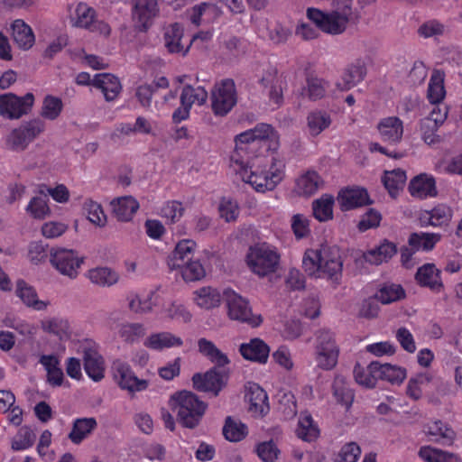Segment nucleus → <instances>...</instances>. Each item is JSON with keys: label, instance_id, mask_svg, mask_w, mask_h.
<instances>
[{"label": "nucleus", "instance_id": "nucleus-59", "mask_svg": "<svg viewBox=\"0 0 462 462\" xmlns=\"http://www.w3.org/2000/svg\"><path fill=\"white\" fill-rule=\"evenodd\" d=\"M278 410L286 420L291 419L297 414L295 396L291 392L279 393Z\"/></svg>", "mask_w": 462, "mask_h": 462}, {"label": "nucleus", "instance_id": "nucleus-37", "mask_svg": "<svg viewBox=\"0 0 462 462\" xmlns=\"http://www.w3.org/2000/svg\"><path fill=\"white\" fill-rule=\"evenodd\" d=\"M193 294L195 303L205 310L218 307L222 299L219 291L210 286L199 288Z\"/></svg>", "mask_w": 462, "mask_h": 462}, {"label": "nucleus", "instance_id": "nucleus-17", "mask_svg": "<svg viewBox=\"0 0 462 462\" xmlns=\"http://www.w3.org/2000/svg\"><path fill=\"white\" fill-rule=\"evenodd\" d=\"M260 83L268 88L269 101L275 107L283 102V80L274 68H270L260 80Z\"/></svg>", "mask_w": 462, "mask_h": 462}, {"label": "nucleus", "instance_id": "nucleus-19", "mask_svg": "<svg viewBox=\"0 0 462 462\" xmlns=\"http://www.w3.org/2000/svg\"><path fill=\"white\" fill-rule=\"evenodd\" d=\"M192 382L197 390L212 392L217 396L224 385V375L216 369H211L204 374H195Z\"/></svg>", "mask_w": 462, "mask_h": 462}, {"label": "nucleus", "instance_id": "nucleus-46", "mask_svg": "<svg viewBox=\"0 0 462 462\" xmlns=\"http://www.w3.org/2000/svg\"><path fill=\"white\" fill-rule=\"evenodd\" d=\"M406 173L401 169L386 171L383 178L385 189L392 197H396L406 182Z\"/></svg>", "mask_w": 462, "mask_h": 462}, {"label": "nucleus", "instance_id": "nucleus-27", "mask_svg": "<svg viewBox=\"0 0 462 462\" xmlns=\"http://www.w3.org/2000/svg\"><path fill=\"white\" fill-rule=\"evenodd\" d=\"M409 191L412 197L419 199L435 197L437 195L435 179L431 175L420 173L411 180Z\"/></svg>", "mask_w": 462, "mask_h": 462}, {"label": "nucleus", "instance_id": "nucleus-13", "mask_svg": "<svg viewBox=\"0 0 462 462\" xmlns=\"http://www.w3.org/2000/svg\"><path fill=\"white\" fill-rule=\"evenodd\" d=\"M34 97L32 93L19 97L13 93L0 96V115L9 119L20 118L27 114L33 105Z\"/></svg>", "mask_w": 462, "mask_h": 462}, {"label": "nucleus", "instance_id": "nucleus-10", "mask_svg": "<svg viewBox=\"0 0 462 462\" xmlns=\"http://www.w3.org/2000/svg\"><path fill=\"white\" fill-rule=\"evenodd\" d=\"M223 297L227 308V315L231 319L247 323L252 327L261 324V317L253 315L246 299L232 290L224 291Z\"/></svg>", "mask_w": 462, "mask_h": 462}, {"label": "nucleus", "instance_id": "nucleus-41", "mask_svg": "<svg viewBox=\"0 0 462 462\" xmlns=\"http://www.w3.org/2000/svg\"><path fill=\"white\" fill-rule=\"evenodd\" d=\"M88 278L92 283L102 287L113 286L119 281L118 273L108 267H97L89 270Z\"/></svg>", "mask_w": 462, "mask_h": 462}, {"label": "nucleus", "instance_id": "nucleus-29", "mask_svg": "<svg viewBox=\"0 0 462 462\" xmlns=\"http://www.w3.org/2000/svg\"><path fill=\"white\" fill-rule=\"evenodd\" d=\"M92 85L100 89L106 101H114L121 92L122 86L119 79L109 73H101L95 76Z\"/></svg>", "mask_w": 462, "mask_h": 462}, {"label": "nucleus", "instance_id": "nucleus-32", "mask_svg": "<svg viewBox=\"0 0 462 462\" xmlns=\"http://www.w3.org/2000/svg\"><path fill=\"white\" fill-rule=\"evenodd\" d=\"M323 185L321 177L314 171H307L295 181V192L303 197H310Z\"/></svg>", "mask_w": 462, "mask_h": 462}, {"label": "nucleus", "instance_id": "nucleus-48", "mask_svg": "<svg viewBox=\"0 0 462 462\" xmlns=\"http://www.w3.org/2000/svg\"><path fill=\"white\" fill-rule=\"evenodd\" d=\"M198 346L199 352L217 365L224 366L229 363L227 356L222 353L213 342L206 338H200L198 341Z\"/></svg>", "mask_w": 462, "mask_h": 462}, {"label": "nucleus", "instance_id": "nucleus-64", "mask_svg": "<svg viewBox=\"0 0 462 462\" xmlns=\"http://www.w3.org/2000/svg\"><path fill=\"white\" fill-rule=\"evenodd\" d=\"M361 448L356 442L345 444L335 457L334 462H357Z\"/></svg>", "mask_w": 462, "mask_h": 462}, {"label": "nucleus", "instance_id": "nucleus-31", "mask_svg": "<svg viewBox=\"0 0 462 462\" xmlns=\"http://www.w3.org/2000/svg\"><path fill=\"white\" fill-rule=\"evenodd\" d=\"M415 279L420 286L428 287L434 291H439L443 287L440 271L433 263L420 266L417 270Z\"/></svg>", "mask_w": 462, "mask_h": 462}, {"label": "nucleus", "instance_id": "nucleus-40", "mask_svg": "<svg viewBox=\"0 0 462 462\" xmlns=\"http://www.w3.org/2000/svg\"><path fill=\"white\" fill-rule=\"evenodd\" d=\"M40 363L44 366L47 372V381L52 386H60L63 383L64 374L59 366L60 362L53 355H43L40 358Z\"/></svg>", "mask_w": 462, "mask_h": 462}, {"label": "nucleus", "instance_id": "nucleus-16", "mask_svg": "<svg viewBox=\"0 0 462 462\" xmlns=\"http://www.w3.org/2000/svg\"><path fill=\"white\" fill-rule=\"evenodd\" d=\"M367 73L366 63L364 60L357 59L348 64L341 76V81L337 83L340 90H349L362 82Z\"/></svg>", "mask_w": 462, "mask_h": 462}, {"label": "nucleus", "instance_id": "nucleus-51", "mask_svg": "<svg viewBox=\"0 0 462 462\" xmlns=\"http://www.w3.org/2000/svg\"><path fill=\"white\" fill-rule=\"evenodd\" d=\"M440 238L441 236L436 233H413L410 236L409 244L416 250L430 251Z\"/></svg>", "mask_w": 462, "mask_h": 462}, {"label": "nucleus", "instance_id": "nucleus-3", "mask_svg": "<svg viewBox=\"0 0 462 462\" xmlns=\"http://www.w3.org/2000/svg\"><path fill=\"white\" fill-rule=\"evenodd\" d=\"M271 139L277 142L278 136L272 125L258 124L254 129L245 131L236 137V147L231 155L233 163H243L245 157L262 155L258 153L261 142Z\"/></svg>", "mask_w": 462, "mask_h": 462}, {"label": "nucleus", "instance_id": "nucleus-11", "mask_svg": "<svg viewBox=\"0 0 462 462\" xmlns=\"http://www.w3.org/2000/svg\"><path fill=\"white\" fill-rule=\"evenodd\" d=\"M50 262L60 274L75 279L79 275L83 258L73 250L53 248L50 252Z\"/></svg>", "mask_w": 462, "mask_h": 462}, {"label": "nucleus", "instance_id": "nucleus-47", "mask_svg": "<svg viewBox=\"0 0 462 462\" xmlns=\"http://www.w3.org/2000/svg\"><path fill=\"white\" fill-rule=\"evenodd\" d=\"M432 380V375L429 373H419L409 379L406 387V394L413 401H418L422 397V387L429 384Z\"/></svg>", "mask_w": 462, "mask_h": 462}, {"label": "nucleus", "instance_id": "nucleus-58", "mask_svg": "<svg viewBox=\"0 0 462 462\" xmlns=\"http://www.w3.org/2000/svg\"><path fill=\"white\" fill-rule=\"evenodd\" d=\"M63 103L60 97L46 96L42 102L41 115L49 120H55L61 113Z\"/></svg>", "mask_w": 462, "mask_h": 462}, {"label": "nucleus", "instance_id": "nucleus-25", "mask_svg": "<svg viewBox=\"0 0 462 462\" xmlns=\"http://www.w3.org/2000/svg\"><path fill=\"white\" fill-rule=\"evenodd\" d=\"M84 369L87 374L95 382L101 381L105 376V361L95 349L87 348L83 355Z\"/></svg>", "mask_w": 462, "mask_h": 462}, {"label": "nucleus", "instance_id": "nucleus-42", "mask_svg": "<svg viewBox=\"0 0 462 462\" xmlns=\"http://www.w3.org/2000/svg\"><path fill=\"white\" fill-rule=\"evenodd\" d=\"M329 114L321 110L310 112L307 116V127L310 135L318 136L331 125Z\"/></svg>", "mask_w": 462, "mask_h": 462}, {"label": "nucleus", "instance_id": "nucleus-30", "mask_svg": "<svg viewBox=\"0 0 462 462\" xmlns=\"http://www.w3.org/2000/svg\"><path fill=\"white\" fill-rule=\"evenodd\" d=\"M239 351L245 359L265 364L270 348L262 339L253 338L248 343L242 344Z\"/></svg>", "mask_w": 462, "mask_h": 462}, {"label": "nucleus", "instance_id": "nucleus-8", "mask_svg": "<svg viewBox=\"0 0 462 462\" xmlns=\"http://www.w3.org/2000/svg\"><path fill=\"white\" fill-rule=\"evenodd\" d=\"M237 102V93L233 79H225L217 82L211 92V108L218 116L227 115Z\"/></svg>", "mask_w": 462, "mask_h": 462}, {"label": "nucleus", "instance_id": "nucleus-35", "mask_svg": "<svg viewBox=\"0 0 462 462\" xmlns=\"http://www.w3.org/2000/svg\"><path fill=\"white\" fill-rule=\"evenodd\" d=\"M246 397L249 402V411L254 416L262 417L269 411L267 393L259 385L251 386Z\"/></svg>", "mask_w": 462, "mask_h": 462}, {"label": "nucleus", "instance_id": "nucleus-34", "mask_svg": "<svg viewBox=\"0 0 462 462\" xmlns=\"http://www.w3.org/2000/svg\"><path fill=\"white\" fill-rule=\"evenodd\" d=\"M371 370L375 373L378 379L388 381L391 383L400 384L406 378L405 369L387 363L372 362Z\"/></svg>", "mask_w": 462, "mask_h": 462}, {"label": "nucleus", "instance_id": "nucleus-28", "mask_svg": "<svg viewBox=\"0 0 462 462\" xmlns=\"http://www.w3.org/2000/svg\"><path fill=\"white\" fill-rule=\"evenodd\" d=\"M15 294L25 306L34 310H45L50 305V301L39 300L35 289L23 280L17 281Z\"/></svg>", "mask_w": 462, "mask_h": 462}, {"label": "nucleus", "instance_id": "nucleus-9", "mask_svg": "<svg viewBox=\"0 0 462 462\" xmlns=\"http://www.w3.org/2000/svg\"><path fill=\"white\" fill-rule=\"evenodd\" d=\"M45 129V124L40 119H33L22 124L6 136V148L14 152L24 151L29 143L37 138Z\"/></svg>", "mask_w": 462, "mask_h": 462}, {"label": "nucleus", "instance_id": "nucleus-50", "mask_svg": "<svg viewBox=\"0 0 462 462\" xmlns=\"http://www.w3.org/2000/svg\"><path fill=\"white\" fill-rule=\"evenodd\" d=\"M427 433L434 437V440L445 445H450L455 438V432L440 420L428 424Z\"/></svg>", "mask_w": 462, "mask_h": 462}, {"label": "nucleus", "instance_id": "nucleus-26", "mask_svg": "<svg viewBox=\"0 0 462 462\" xmlns=\"http://www.w3.org/2000/svg\"><path fill=\"white\" fill-rule=\"evenodd\" d=\"M337 201L341 210L347 211L369 203L368 194L361 188L346 189L338 194Z\"/></svg>", "mask_w": 462, "mask_h": 462}, {"label": "nucleus", "instance_id": "nucleus-2", "mask_svg": "<svg viewBox=\"0 0 462 462\" xmlns=\"http://www.w3.org/2000/svg\"><path fill=\"white\" fill-rule=\"evenodd\" d=\"M302 267L310 276L327 277L337 283L342 276L343 262L337 247L322 245L305 252Z\"/></svg>", "mask_w": 462, "mask_h": 462}, {"label": "nucleus", "instance_id": "nucleus-43", "mask_svg": "<svg viewBox=\"0 0 462 462\" xmlns=\"http://www.w3.org/2000/svg\"><path fill=\"white\" fill-rule=\"evenodd\" d=\"M444 78L443 71L433 70L428 88V98L431 104H439L445 97Z\"/></svg>", "mask_w": 462, "mask_h": 462}, {"label": "nucleus", "instance_id": "nucleus-5", "mask_svg": "<svg viewBox=\"0 0 462 462\" xmlns=\"http://www.w3.org/2000/svg\"><path fill=\"white\" fill-rule=\"evenodd\" d=\"M169 405L177 413L178 421L189 429H194L199 425L207 408L196 394L188 391L173 394L170 398Z\"/></svg>", "mask_w": 462, "mask_h": 462}, {"label": "nucleus", "instance_id": "nucleus-12", "mask_svg": "<svg viewBox=\"0 0 462 462\" xmlns=\"http://www.w3.org/2000/svg\"><path fill=\"white\" fill-rule=\"evenodd\" d=\"M112 368L114 379L121 389L126 390L130 393H134L148 388L149 382L145 379L138 378L127 363L116 361Z\"/></svg>", "mask_w": 462, "mask_h": 462}, {"label": "nucleus", "instance_id": "nucleus-55", "mask_svg": "<svg viewBox=\"0 0 462 462\" xmlns=\"http://www.w3.org/2000/svg\"><path fill=\"white\" fill-rule=\"evenodd\" d=\"M41 328L43 331L57 336L60 339L68 337L69 323L60 318L46 319L41 322Z\"/></svg>", "mask_w": 462, "mask_h": 462}, {"label": "nucleus", "instance_id": "nucleus-56", "mask_svg": "<svg viewBox=\"0 0 462 462\" xmlns=\"http://www.w3.org/2000/svg\"><path fill=\"white\" fill-rule=\"evenodd\" d=\"M246 426L240 421L227 417L223 427V434L225 438L232 442L240 441L246 435Z\"/></svg>", "mask_w": 462, "mask_h": 462}, {"label": "nucleus", "instance_id": "nucleus-52", "mask_svg": "<svg viewBox=\"0 0 462 462\" xmlns=\"http://www.w3.org/2000/svg\"><path fill=\"white\" fill-rule=\"evenodd\" d=\"M419 455L426 462H461L455 454L430 447L421 448Z\"/></svg>", "mask_w": 462, "mask_h": 462}, {"label": "nucleus", "instance_id": "nucleus-4", "mask_svg": "<svg viewBox=\"0 0 462 462\" xmlns=\"http://www.w3.org/2000/svg\"><path fill=\"white\" fill-rule=\"evenodd\" d=\"M337 10L331 13L309 7L306 15L319 29H341L346 25H355L359 15L352 11V1L337 0Z\"/></svg>", "mask_w": 462, "mask_h": 462}, {"label": "nucleus", "instance_id": "nucleus-38", "mask_svg": "<svg viewBox=\"0 0 462 462\" xmlns=\"http://www.w3.org/2000/svg\"><path fill=\"white\" fill-rule=\"evenodd\" d=\"M332 394L338 404L349 409L354 401V393L342 375H337L332 383Z\"/></svg>", "mask_w": 462, "mask_h": 462}, {"label": "nucleus", "instance_id": "nucleus-33", "mask_svg": "<svg viewBox=\"0 0 462 462\" xmlns=\"http://www.w3.org/2000/svg\"><path fill=\"white\" fill-rule=\"evenodd\" d=\"M329 83L323 79L310 77L306 80V87L300 88L295 91V96L300 98H309L316 101L325 97Z\"/></svg>", "mask_w": 462, "mask_h": 462}, {"label": "nucleus", "instance_id": "nucleus-44", "mask_svg": "<svg viewBox=\"0 0 462 462\" xmlns=\"http://www.w3.org/2000/svg\"><path fill=\"white\" fill-rule=\"evenodd\" d=\"M334 198L324 194L312 202L313 216L320 222L328 221L333 217Z\"/></svg>", "mask_w": 462, "mask_h": 462}, {"label": "nucleus", "instance_id": "nucleus-14", "mask_svg": "<svg viewBox=\"0 0 462 462\" xmlns=\"http://www.w3.org/2000/svg\"><path fill=\"white\" fill-rule=\"evenodd\" d=\"M433 107L429 116L424 118L421 123L420 130L422 139L427 144H433L439 142V136L435 134L438 128L445 122L448 116L447 107L440 106L439 104Z\"/></svg>", "mask_w": 462, "mask_h": 462}, {"label": "nucleus", "instance_id": "nucleus-62", "mask_svg": "<svg viewBox=\"0 0 462 462\" xmlns=\"http://www.w3.org/2000/svg\"><path fill=\"white\" fill-rule=\"evenodd\" d=\"M429 224L433 226H447L452 217V211L448 207L444 205H439L435 207L431 211L428 212Z\"/></svg>", "mask_w": 462, "mask_h": 462}, {"label": "nucleus", "instance_id": "nucleus-57", "mask_svg": "<svg viewBox=\"0 0 462 462\" xmlns=\"http://www.w3.org/2000/svg\"><path fill=\"white\" fill-rule=\"evenodd\" d=\"M26 212L35 219H44L50 216L46 196L33 197L26 207Z\"/></svg>", "mask_w": 462, "mask_h": 462}, {"label": "nucleus", "instance_id": "nucleus-63", "mask_svg": "<svg viewBox=\"0 0 462 462\" xmlns=\"http://www.w3.org/2000/svg\"><path fill=\"white\" fill-rule=\"evenodd\" d=\"M35 439V434L30 428L23 427L14 437L12 448L14 450L26 449L33 445Z\"/></svg>", "mask_w": 462, "mask_h": 462}, {"label": "nucleus", "instance_id": "nucleus-49", "mask_svg": "<svg viewBox=\"0 0 462 462\" xmlns=\"http://www.w3.org/2000/svg\"><path fill=\"white\" fill-rule=\"evenodd\" d=\"M180 105L192 106L194 104L199 106L206 103L208 99V92L202 87L193 88L190 85L183 87L180 94Z\"/></svg>", "mask_w": 462, "mask_h": 462}, {"label": "nucleus", "instance_id": "nucleus-22", "mask_svg": "<svg viewBox=\"0 0 462 462\" xmlns=\"http://www.w3.org/2000/svg\"><path fill=\"white\" fill-rule=\"evenodd\" d=\"M380 136L383 142L396 144L401 142L403 134L402 122L395 116L381 120L377 125Z\"/></svg>", "mask_w": 462, "mask_h": 462}, {"label": "nucleus", "instance_id": "nucleus-15", "mask_svg": "<svg viewBox=\"0 0 462 462\" xmlns=\"http://www.w3.org/2000/svg\"><path fill=\"white\" fill-rule=\"evenodd\" d=\"M70 23L74 27L93 29H107L109 26L104 21L98 20L96 11L87 4L79 3L69 15Z\"/></svg>", "mask_w": 462, "mask_h": 462}, {"label": "nucleus", "instance_id": "nucleus-39", "mask_svg": "<svg viewBox=\"0 0 462 462\" xmlns=\"http://www.w3.org/2000/svg\"><path fill=\"white\" fill-rule=\"evenodd\" d=\"M397 252L396 246L393 243L385 241L378 247L369 250L364 254L365 262L371 264H381L391 259Z\"/></svg>", "mask_w": 462, "mask_h": 462}, {"label": "nucleus", "instance_id": "nucleus-23", "mask_svg": "<svg viewBox=\"0 0 462 462\" xmlns=\"http://www.w3.org/2000/svg\"><path fill=\"white\" fill-rule=\"evenodd\" d=\"M164 45L171 53L185 55L192 45L190 31H166Z\"/></svg>", "mask_w": 462, "mask_h": 462}, {"label": "nucleus", "instance_id": "nucleus-7", "mask_svg": "<svg viewBox=\"0 0 462 462\" xmlns=\"http://www.w3.org/2000/svg\"><path fill=\"white\" fill-rule=\"evenodd\" d=\"M339 347L335 334L329 329L322 328L316 332L315 361L323 370H331L337 364Z\"/></svg>", "mask_w": 462, "mask_h": 462}, {"label": "nucleus", "instance_id": "nucleus-61", "mask_svg": "<svg viewBox=\"0 0 462 462\" xmlns=\"http://www.w3.org/2000/svg\"><path fill=\"white\" fill-rule=\"evenodd\" d=\"M118 334L125 341L133 343L144 337L146 328L140 323H126L121 325Z\"/></svg>", "mask_w": 462, "mask_h": 462}, {"label": "nucleus", "instance_id": "nucleus-60", "mask_svg": "<svg viewBox=\"0 0 462 462\" xmlns=\"http://www.w3.org/2000/svg\"><path fill=\"white\" fill-rule=\"evenodd\" d=\"M178 270H180L181 276L186 282L199 281L206 275L205 268L199 260H190Z\"/></svg>", "mask_w": 462, "mask_h": 462}, {"label": "nucleus", "instance_id": "nucleus-18", "mask_svg": "<svg viewBox=\"0 0 462 462\" xmlns=\"http://www.w3.org/2000/svg\"><path fill=\"white\" fill-rule=\"evenodd\" d=\"M133 17L143 29L152 25V20L157 16L159 8L156 0H132Z\"/></svg>", "mask_w": 462, "mask_h": 462}, {"label": "nucleus", "instance_id": "nucleus-53", "mask_svg": "<svg viewBox=\"0 0 462 462\" xmlns=\"http://www.w3.org/2000/svg\"><path fill=\"white\" fill-rule=\"evenodd\" d=\"M83 209L87 214L88 219L99 227L106 226L107 219L106 216L103 211V208L99 203L94 201L91 199L85 200L83 204Z\"/></svg>", "mask_w": 462, "mask_h": 462}, {"label": "nucleus", "instance_id": "nucleus-6", "mask_svg": "<svg viewBox=\"0 0 462 462\" xmlns=\"http://www.w3.org/2000/svg\"><path fill=\"white\" fill-rule=\"evenodd\" d=\"M245 263L253 273L263 278L277 271L280 254L274 246L258 243L248 248Z\"/></svg>", "mask_w": 462, "mask_h": 462}, {"label": "nucleus", "instance_id": "nucleus-36", "mask_svg": "<svg viewBox=\"0 0 462 462\" xmlns=\"http://www.w3.org/2000/svg\"><path fill=\"white\" fill-rule=\"evenodd\" d=\"M97 427V420L93 417L76 419L73 421L71 431L68 437L72 443L80 444L91 435Z\"/></svg>", "mask_w": 462, "mask_h": 462}, {"label": "nucleus", "instance_id": "nucleus-20", "mask_svg": "<svg viewBox=\"0 0 462 462\" xmlns=\"http://www.w3.org/2000/svg\"><path fill=\"white\" fill-rule=\"evenodd\" d=\"M182 345V338L169 331L152 333L143 341V346L145 347L155 351H162L165 348L180 347Z\"/></svg>", "mask_w": 462, "mask_h": 462}, {"label": "nucleus", "instance_id": "nucleus-45", "mask_svg": "<svg viewBox=\"0 0 462 462\" xmlns=\"http://www.w3.org/2000/svg\"><path fill=\"white\" fill-rule=\"evenodd\" d=\"M296 433L300 439L309 442L318 438L319 430L310 413L300 414Z\"/></svg>", "mask_w": 462, "mask_h": 462}, {"label": "nucleus", "instance_id": "nucleus-54", "mask_svg": "<svg viewBox=\"0 0 462 462\" xmlns=\"http://www.w3.org/2000/svg\"><path fill=\"white\" fill-rule=\"evenodd\" d=\"M215 12V6L208 3H201L195 5L186 12V15L190 23L198 27L204 24L206 20L209 19V15Z\"/></svg>", "mask_w": 462, "mask_h": 462}, {"label": "nucleus", "instance_id": "nucleus-1", "mask_svg": "<svg viewBox=\"0 0 462 462\" xmlns=\"http://www.w3.org/2000/svg\"><path fill=\"white\" fill-rule=\"evenodd\" d=\"M231 166L245 182L249 183L258 192L273 190L284 175L283 162L273 156H246L243 163L231 162Z\"/></svg>", "mask_w": 462, "mask_h": 462}, {"label": "nucleus", "instance_id": "nucleus-24", "mask_svg": "<svg viewBox=\"0 0 462 462\" xmlns=\"http://www.w3.org/2000/svg\"><path fill=\"white\" fill-rule=\"evenodd\" d=\"M112 215L121 222L132 219L139 208L138 201L132 196H125L115 199L110 203Z\"/></svg>", "mask_w": 462, "mask_h": 462}, {"label": "nucleus", "instance_id": "nucleus-21", "mask_svg": "<svg viewBox=\"0 0 462 462\" xmlns=\"http://www.w3.org/2000/svg\"><path fill=\"white\" fill-rule=\"evenodd\" d=\"M196 244L192 240H182L168 256L167 264L171 270H178L192 260Z\"/></svg>", "mask_w": 462, "mask_h": 462}]
</instances>
